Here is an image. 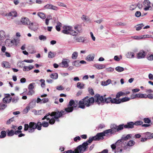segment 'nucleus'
<instances>
[{"label":"nucleus","instance_id":"1","mask_svg":"<svg viewBox=\"0 0 153 153\" xmlns=\"http://www.w3.org/2000/svg\"><path fill=\"white\" fill-rule=\"evenodd\" d=\"M42 123L38 122L37 123L34 122H30L29 124H25L24 125V131H28L29 133H32L34 132L35 129L37 128L38 130H40L41 129Z\"/></svg>","mask_w":153,"mask_h":153},{"label":"nucleus","instance_id":"2","mask_svg":"<svg viewBox=\"0 0 153 153\" xmlns=\"http://www.w3.org/2000/svg\"><path fill=\"white\" fill-rule=\"evenodd\" d=\"M94 102V97L90 98L87 96L81 100L79 102V108L84 109L85 108V105L87 107H89Z\"/></svg>","mask_w":153,"mask_h":153},{"label":"nucleus","instance_id":"3","mask_svg":"<svg viewBox=\"0 0 153 153\" xmlns=\"http://www.w3.org/2000/svg\"><path fill=\"white\" fill-rule=\"evenodd\" d=\"M105 96V95L100 96L99 94H96L94 96V98L95 102L97 103L99 105H100L101 104L102 105L104 103V99Z\"/></svg>","mask_w":153,"mask_h":153},{"label":"nucleus","instance_id":"4","mask_svg":"<svg viewBox=\"0 0 153 153\" xmlns=\"http://www.w3.org/2000/svg\"><path fill=\"white\" fill-rule=\"evenodd\" d=\"M88 143L87 142H85L83 143L82 145H80L78 146L76 148L79 153H83L88 148Z\"/></svg>","mask_w":153,"mask_h":153},{"label":"nucleus","instance_id":"5","mask_svg":"<svg viewBox=\"0 0 153 153\" xmlns=\"http://www.w3.org/2000/svg\"><path fill=\"white\" fill-rule=\"evenodd\" d=\"M65 114V111L63 110H62L60 111H53L51 113V116H54V118L56 119H57Z\"/></svg>","mask_w":153,"mask_h":153},{"label":"nucleus","instance_id":"6","mask_svg":"<svg viewBox=\"0 0 153 153\" xmlns=\"http://www.w3.org/2000/svg\"><path fill=\"white\" fill-rule=\"evenodd\" d=\"M105 136L103 132L97 133L96 135L94 136L95 141H99L104 139L103 137Z\"/></svg>","mask_w":153,"mask_h":153},{"label":"nucleus","instance_id":"7","mask_svg":"<svg viewBox=\"0 0 153 153\" xmlns=\"http://www.w3.org/2000/svg\"><path fill=\"white\" fill-rule=\"evenodd\" d=\"M69 62V59H63L62 62L60 63V65L62 67L67 68L69 66L68 62Z\"/></svg>","mask_w":153,"mask_h":153},{"label":"nucleus","instance_id":"8","mask_svg":"<svg viewBox=\"0 0 153 153\" xmlns=\"http://www.w3.org/2000/svg\"><path fill=\"white\" fill-rule=\"evenodd\" d=\"M78 104H79V103H78L77 100L74 101L73 100H71L69 102L68 106H71L74 109V108H76L77 107Z\"/></svg>","mask_w":153,"mask_h":153},{"label":"nucleus","instance_id":"9","mask_svg":"<svg viewBox=\"0 0 153 153\" xmlns=\"http://www.w3.org/2000/svg\"><path fill=\"white\" fill-rule=\"evenodd\" d=\"M21 20L22 24L25 25H28L30 22L29 19L27 17H22Z\"/></svg>","mask_w":153,"mask_h":153},{"label":"nucleus","instance_id":"10","mask_svg":"<svg viewBox=\"0 0 153 153\" xmlns=\"http://www.w3.org/2000/svg\"><path fill=\"white\" fill-rule=\"evenodd\" d=\"M74 39L76 42L85 43L88 42L85 38L83 37L79 36L78 37H74Z\"/></svg>","mask_w":153,"mask_h":153},{"label":"nucleus","instance_id":"11","mask_svg":"<svg viewBox=\"0 0 153 153\" xmlns=\"http://www.w3.org/2000/svg\"><path fill=\"white\" fill-rule=\"evenodd\" d=\"M143 5L146 7L144 8L145 10H148L149 8L151 7L150 6V2L148 0H145L143 2Z\"/></svg>","mask_w":153,"mask_h":153},{"label":"nucleus","instance_id":"12","mask_svg":"<svg viewBox=\"0 0 153 153\" xmlns=\"http://www.w3.org/2000/svg\"><path fill=\"white\" fill-rule=\"evenodd\" d=\"M134 127V123L130 122L127 123V124L125 125L124 128H132Z\"/></svg>","mask_w":153,"mask_h":153},{"label":"nucleus","instance_id":"13","mask_svg":"<svg viewBox=\"0 0 153 153\" xmlns=\"http://www.w3.org/2000/svg\"><path fill=\"white\" fill-rule=\"evenodd\" d=\"M146 55L144 51H142L137 54V57L138 59L144 58Z\"/></svg>","mask_w":153,"mask_h":153},{"label":"nucleus","instance_id":"14","mask_svg":"<svg viewBox=\"0 0 153 153\" xmlns=\"http://www.w3.org/2000/svg\"><path fill=\"white\" fill-rule=\"evenodd\" d=\"M34 68V66L32 65H30L29 66H24L23 68V70L24 71H29Z\"/></svg>","mask_w":153,"mask_h":153},{"label":"nucleus","instance_id":"15","mask_svg":"<svg viewBox=\"0 0 153 153\" xmlns=\"http://www.w3.org/2000/svg\"><path fill=\"white\" fill-rule=\"evenodd\" d=\"M5 16L16 17L17 16V13L16 11H12L8 13H7Z\"/></svg>","mask_w":153,"mask_h":153},{"label":"nucleus","instance_id":"16","mask_svg":"<svg viewBox=\"0 0 153 153\" xmlns=\"http://www.w3.org/2000/svg\"><path fill=\"white\" fill-rule=\"evenodd\" d=\"M94 66L96 67L98 69H101L105 68V65L99 64H95L94 65Z\"/></svg>","mask_w":153,"mask_h":153},{"label":"nucleus","instance_id":"17","mask_svg":"<svg viewBox=\"0 0 153 153\" xmlns=\"http://www.w3.org/2000/svg\"><path fill=\"white\" fill-rule=\"evenodd\" d=\"M94 55H89L87 56L86 57V59L88 61H91L94 60Z\"/></svg>","mask_w":153,"mask_h":153},{"label":"nucleus","instance_id":"18","mask_svg":"<svg viewBox=\"0 0 153 153\" xmlns=\"http://www.w3.org/2000/svg\"><path fill=\"white\" fill-rule=\"evenodd\" d=\"M120 99H117V98H114L112 99L111 103L113 104H119L120 103Z\"/></svg>","mask_w":153,"mask_h":153},{"label":"nucleus","instance_id":"19","mask_svg":"<svg viewBox=\"0 0 153 153\" xmlns=\"http://www.w3.org/2000/svg\"><path fill=\"white\" fill-rule=\"evenodd\" d=\"M111 80L110 79H108L106 81H102L101 84L102 86H107L108 85L111 83Z\"/></svg>","mask_w":153,"mask_h":153},{"label":"nucleus","instance_id":"20","mask_svg":"<svg viewBox=\"0 0 153 153\" xmlns=\"http://www.w3.org/2000/svg\"><path fill=\"white\" fill-rule=\"evenodd\" d=\"M28 25H29L28 27L32 30L35 31L38 29V27H34V25L33 23H30V24H28Z\"/></svg>","mask_w":153,"mask_h":153},{"label":"nucleus","instance_id":"21","mask_svg":"<svg viewBox=\"0 0 153 153\" xmlns=\"http://www.w3.org/2000/svg\"><path fill=\"white\" fill-rule=\"evenodd\" d=\"M145 136L148 139H151L153 138V133H151L149 132H147L145 133Z\"/></svg>","mask_w":153,"mask_h":153},{"label":"nucleus","instance_id":"22","mask_svg":"<svg viewBox=\"0 0 153 153\" xmlns=\"http://www.w3.org/2000/svg\"><path fill=\"white\" fill-rule=\"evenodd\" d=\"M2 66L5 68H10V65L8 62L6 61L3 62L2 63Z\"/></svg>","mask_w":153,"mask_h":153},{"label":"nucleus","instance_id":"23","mask_svg":"<svg viewBox=\"0 0 153 153\" xmlns=\"http://www.w3.org/2000/svg\"><path fill=\"white\" fill-rule=\"evenodd\" d=\"M126 56L127 58L131 59L134 57V54L133 52H129L127 53Z\"/></svg>","mask_w":153,"mask_h":153},{"label":"nucleus","instance_id":"24","mask_svg":"<svg viewBox=\"0 0 153 153\" xmlns=\"http://www.w3.org/2000/svg\"><path fill=\"white\" fill-rule=\"evenodd\" d=\"M111 128L113 130L114 133L117 132V125L114 124L112 125L111 126Z\"/></svg>","mask_w":153,"mask_h":153},{"label":"nucleus","instance_id":"25","mask_svg":"<svg viewBox=\"0 0 153 153\" xmlns=\"http://www.w3.org/2000/svg\"><path fill=\"white\" fill-rule=\"evenodd\" d=\"M74 28L78 32V33H81L82 32L81 27L80 25H77L74 26Z\"/></svg>","mask_w":153,"mask_h":153},{"label":"nucleus","instance_id":"26","mask_svg":"<svg viewBox=\"0 0 153 153\" xmlns=\"http://www.w3.org/2000/svg\"><path fill=\"white\" fill-rule=\"evenodd\" d=\"M73 107H72L71 106H68V107L65 108V111H65V113L66 112L69 113L72 112L73 111Z\"/></svg>","mask_w":153,"mask_h":153},{"label":"nucleus","instance_id":"27","mask_svg":"<svg viewBox=\"0 0 153 153\" xmlns=\"http://www.w3.org/2000/svg\"><path fill=\"white\" fill-rule=\"evenodd\" d=\"M131 138V134H128L126 136H125L124 135H123L122 137V139H123V140L126 141Z\"/></svg>","mask_w":153,"mask_h":153},{"label":"nucleus","instance_id":"28","mask_svg":"<svg viewBox=\"0 0 153 153\" xmlns=\"http://www.w3.org/2000/svg\"><path fill=\"white\" fill-rule=\"evenodd\" d=\"M50 77L53 79H56L58 77V74L57 73H53L50 75Z\"/></svg>","mask_w":153,"mask_h":153},{"label":"nucleus","instance_id":"29","mask_svg":"<svg viewBox=\"0 0 153 153\" xmlns=\"http://www.w3.org/2000/svg\"><path fill=\"white\" fill-rule=\"evenodd\" d=\"M37 15L42 19H44L46 18L45 15L43 13L39 12L38 13Z\"/></svg>","mask_w":153,"mask_h":153},{"label":"nucleus","instance_id":"30","mask_svg":"<svg viewBox=\"0 0 153 153\" xmlns=\"http://www.w3.org/2000/svg\"><path fill=\"white\" fill-rule=\"evenodd\" d=\"M36 100L34 99L31 102L29 103L30 107V108L34 107L36 105Z\"/></svg>","mask_w":153,"mask_h":153},{"label":"nucleus","instance_id":"31","mask_svg":"<svg viewBox=\"0 0 153 153\" xmlns=\"http://www.w3.org/2000/svg\"><path fill=\"white\" fill-rule=\"evenodd\" d=\"M104 133V134H108V133H110V134H114V132H113V130L111 129V128L110 129H108L106 130L105 131H103Z\"/></svg>","mask_w":153,"mask_h":153},{"label":"nucleus","instance_id":"32","mask_svg":"<svg viewBox=\"0 0 153 153\" xmlns=\"http://www.w3.org/2000/svg\"><path fill=\"white\" fill-rule=\"evenodd\" d=\"M19 42V40L17 39H14L11 40L10 41L11 43L13 44V45H14L16 46L17 45Z\"/></svg>","mask_w":153,"mask_h":153},{"label":"nucleus","instance_id":"33","mask_svg":"<svg viewBox=\"0 0 153 153\" xmlns=\"http://www.w3.org/2000/svg\"><path fill=\"white\" fill-rule=\"evenodd\" d=\"M112 99L111 97H109L107 98H106L105 97L104 99V103L105 102L106 103H110V102L111 103Z\"/></svg>","mask_w":153,"mask_h":153},{"label":"nucleus","instance_id":"34","mask_svg":"<svg viewBox=\"0 0 153 153\" xmlns=\"http://www.w3.org/2000/svg\"><path fill=\"white\" fill-rule=\"evenodd\" d=\"M115 69L116 71L119 72L123 71L124 70L123 68L120 66L117 67L115 68Z\"/></svg>","mask_w":153,"mask_h":153},{"label":"nucleus","instance_id":"35","mask_svg":"<svg viewBox=\"0 0 153 153\" xmlns=\"http://www.w3.org/2000/svg\"><path fill=\"white\" fill-rule=\"evenodd\" d=\"M78 52L76 51H75L73 53L72 55L71 58L73 59H76L78 56Z\"/></svg>","mask_w":153,"mask_h":153},{"label":"nucleus","instance_id":"36","mask_svg":"<svg viewBox=\"0 0 153 153\" xmlns=\"http://www.w3.org/2000/svg\"><path fill=\"white\" fill-rule=\"evenodd\" d=\"M72 65L76 67H78L80 65V62L79 60H76L72 63Z\"/></svg>","mask_w":153,"mask_h":153},{"label":"nucleus","instance_id":"37","mask_svg":"<svg viewBox=\"0 0 153 153\" xmlns=\"http://www.w3.org/2000/svg\"><path fill=\"white\" fill-rule=\"evenodd\" d=\"M78 34V32H76V31L74 30H72L71 29L70 31V34L73 36H77Z\"/></svg>","mask_w":153,"mask_h":153},{"label":"nucleus","instance_id":"38","mask_svg":"<svg viewBox=\"0 0 153 153\" xmlns=\"http://www.w3.org/2000/svg\"><path fill=\"white\" fill-rule=\"evenodd\" d=\"M1 135H0V138H4L6 135V133L5 131H2L1 132Z\"/></svg>","mask_w":153,"mask_h":153},{"label":"nucleus","instance_id":"39","mask_svg":"<svg viewBox=\"0 0 153 153\" xmlns=\"http://www.w3.org/2000/svg\"><path fill=\"white\" fill-rule=\"evenodd\" d=\"M125 94L123 92L121 91H120L117 93V94L116 95V98H119L120 97L124 95Z\"/></svg>","mask_w":153,"mask_h":153},{"label":"nucleus","instance_id":"40","mask_svg":"<svg viewBox=\"0 0 153 153\" xmlns=\"http://www.w3.org/2000/svg\"><path fill=\"white\" fill-rule=\"evenodd\" d=\"M135 143L134 141L133 140H130L128 143L127 146H133Z\"/></svg>","mask_w":153,"mask_h":153},{"label":"nucleus","instance_id":"41","mask_svg":"<svg viewBox=\"0 0 153 153\" xmlns=\"http://www.w3.org/2000/svg\"><path fill=\"white\" fill-rule=\"evenodd\" d=\"M130 100V98L128 97H125L124 98H122V99H120V103L121 102H125L127 101H128L129 100Z\"/></svg>","mask_w":153,"mask_h":153},{"label":"nucleus","instance_id":"42","mask_svg":"<svg viewBox=\"0 0 153 153\" xmlns=\"http://www.w3.org/2000/svg\"><path fill=\"white\" fill-rule=\"evenodd\" d=\"M124 126L125 125H124V124H122L117 126V132L123 130V127H124Z\"/></svg>","mask_w":153,"mask_h":153},{"label":"nucleus","instance_id":"43","mask_svg":"<svg viewBox=\"0 0 153 153\" xmlns=\"http://www.w3.org/2000/svg\"><path fill=\"white\" fill-rule=\"evenodd\" d=\"M55 56V54L53 52L50 51L48 53V57L49 58H52Z\"/></svg>","mask_w":153,"mask_h":153},{"label":"nucleus","instance_id":"44","mask_svg":"<svg viewBox=\"0 0 153 153\" xmlns=\"http://www.w3.org/2000/svg\"><path fill=\"white\" fill-rule=\"evenodd\" d=\"M84 84H81L80 82H78L77 84V87L80 89H82L84 88Z\"/></svg>","mask_w":153,"mask_h":153},{"label":"nucleus","instance_id":"45","mask_svg":"<svg viewBox=\"0 0 153 153\" xmlns=\"http://www.w3.org/2000/svg\"><path fill=\"white\" fill-rule=\"evenodd\" d=\"M81 19L84 21H88L89 20V17L84 15L82 16Z\"/></svg>","mask_w":153,"mask_h":153},{"label":"nucleus","instance_id":"46","mask_svg":"<svg viewBox=\"0 0 153 153\" xmlns=\"http://www.w3.org/2000/svg\"><path fill=\"white\" fill-rule=\"evenodd\" d=\"M144 26V25L143 23L137 25L136 26V30H141L142 27Z\"/></svg>","mask_w":153,"mask_h":153},{"label":"nucleus","instance_id":"47","mask_svg":"<svg viewBox=\"0 0 153 153\" xmlns=\"http://www.w3.org/2000/svg\"><path fill=\"white\" fill-rule=\"evenodd\" d=\"M65 152L66 153H79L76 149L74 150V151H73L70 149L66 151Z\"/></svg>","mask_w":153,"mask_h":153},{"label":"nucleus","instance_id":"48","mask_svg":"<svg viewBox=\"0 0 153 153\" xmlns=\"http://www.w3.org/2000/svg\"><path fill=\"white\" fill-rule=\"evenodd\" d=\"M14 135V131L13 130L9 131L7 133V135L9 137L12 136Z\"/></svg>","mask_w":153,"mask_h":153},{"label":"nucleus","instance_id":"49","mask_svg":"<svg viewBox=\"0 0 153 153\" xmlns=\"http://www.w3.org/2000/svg\"><path fill=\"white\" fill-rule=\"evenodd\" d=\"M143 121L145 123L149 124L151 122V120L149 118H145L143 119Z\"/></svg>","mask_w":153,"mask_h":153},{"label":"nucleus","instance_id":"50","mask_svg":"<svg viewBox=\"0 0 153 153\" xmlns=\"http://www.w3.org/2000/svg\"><path fill=\"white\" fill-rule=\"evenodd\" d=\"M93 140H95L94 136L89 137V139L86 142H87V143H90Z\"/></svg>","mask_w":153,"mask_h":153},{"label":"nucleus","instance_id":"51","mask_svg":"<svg viewBox=\"0 0 153 153\" xmlns=\"http://www.w3.org/2000/svg\"><path fill=\"white\" fill-rule=\"evenodd\" d=\"M143 123V122L141 121H137L135 123H134V125L136 126H139L142 125Z\"/></svg>","mask_w":153,"mask_h":153},{"label":"nucleus","instance_id":"52","mask_svg":"<svg viewBox=\"0 0 153 153\" xmlns=\"http://www.w3.org/2000/svg\"><path fill=\"white\" fill-rule=\"evenodd\" d=\"M39 39L41 40L45 41L47 39L46 36L43 35H40L39 37Z\"/></svg>","mask_w":153,"mask_h":153},{"label":"nucleus","instance_id":"53","mask_svg":"<svg viewBox=\"0 0 153 153\" xmlns=\"http://www.w3.org/2000/svg\"><path fill=\"white\" fill-rule=\"evenodd\" d=\"M34 83H30L28 86V89H33L34 88L33 85H35Z\"/></svg>","mask_w":153,"mask_h":153},{"label":"nucleus","instance_id":"54","mask_svg":"<svg viewBox=\"0 0 153 153\" xmlns=\"http://www.w3.org/2000/svg\"><path fill=\"white\" fill-rule=\"evenodd\" d=\"M29 91H28L27 94L29 95H32L33 94H34L35 91L33 89H29Z\"/></svg>","mask_w":153,"mask_h":153},{"label":"nucleus","instance_id":"55","mask_svg":"<svg viewBox=\"0 0 153 153\" xmlns=\"http://www.w3.org/2000/svg\"><path fill=\"white\" fill-rule=\"evenodd\" d=\"M7 106V105L6 104L0 103V109L2 110H4Z\"/></svg>","mask_w":153,"mask_h":153},{"label":"nucleus","instance_id":"56","mask_svg":"<svg viewBox=\"0 0 153 153\" xmlns=\"http://www.w3.org/2000/svg\"><path fill=\"white\" fill-rule=\"evenodd\" d=\"M49 124L48 122H46L44 121L42 123V126L44 127H47L48 126Z\"/></svg>","mask_w":153,"mask_h":153},{"label":"nucleus","instance_id":"57","mask_svg":"<svg viewBox=\"0 0 153 153\" xmlns=\"http://www.w3.org/2000/svg\"><path fill=\"white\" fill-rule=\"evenodd\" d=\"M19 99L18 97H14L12 99V102L13 103H16L18 102Z\"/></svg>","mask_w":153,"mask_h":153},{"label":"nucleus","instance_id":"58","mask_svg":"<svg viewBox=\"0 0 153 153\" xmlns=\"http://www.w3.org/2000/svg\"><path fill=\"white\" fill-rule=\"evenodd\" d=\"M39 115H43L45 113V111L43 109H41L38 111Z\"/></svg>","mask_w":153,"mask_h":153},{"label":"nucleus","instance_id":"59","mask_svg":"<svg viewBox=\"0 0 153 153\" xmlns=\"http://www.w3.org/2000/svg\"><path fill=\"white\" fill-rule=\"evenodd\" d=\"M40 81L41 82V86L42 87H44L45 85V81L43 79H41L40 80Z\"/></svg>","mask_w":153,"mask_h":153},{"label":"nucleus","instance_id":"60","mask_svg":"<svg viewBox=\"0 0 153 153\" xmlns=\"http://www.w3.org/2000/svg\"><path fill=\"white\" fill-rule=\"evenodd\" d=\"M135 15L136 17H139L141 16V13L140 11H137L136 12Z\"/></svg>","mask_w":153,"mask_h":153},{"label":"nucleus","instance_id":"61","mask_svg":"<svg viewBox=\"0 0 153 153\" xmlns=\"http://www.w3.org/2000/svg\"><path fill=\"white\" fill-rule=\"evenodd\" d=\"M13 118L12 117L10 118V119H9L6 122V124L7 125H9L11 123V122H13Z\"/></svg>","mask_w":153,"mask_h":153},{"label":"nucleus","instance_id":"62","mask_svg":"<svg viewBox=\"0 0 153 153\" xmlns=\"http://www.w3.org/2000/svg\"><path fill=\"white\" fill-rule=\"evenodd\" d=\"M106 70H107V71L108 72H112L114 70V69L113 68H112L110 67L107 68L106 69Z\"/></svg>","mask_w":153,"mask_h":153},{"label":"nucleus","instance_id":"63","mask_svg":"<svg viewBox=\"0 0 153 153\" xmlns=\"http://www.w3.org/2000/svg\"><path fill=\"white\" fill-rule=\"evenodd\" d=\"M55 118H52L49 121V123L51 124H53L55 122Z\"/></svg>","mask_w":153,"mask_h":153},{"label":"nucleus","instance_id":"64","mask_svg":"<svg viewBox=\"0 0 153 153\" xmlns=\"http://www.w3.org/2000/svg\"><path fill=\"white\" fill-rule=\"evenodd\" d=\"M64 30H67L70 31L71 29V27L68 26H65L63 27Z\"/></svg>","mask_w":153,"mask_h":153}]
</instances>
